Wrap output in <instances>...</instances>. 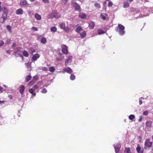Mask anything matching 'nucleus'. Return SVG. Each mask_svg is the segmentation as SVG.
Masks as SVG:
<instances>
[{
    "mask_svg": "<svg viewBox=\"0 0 153 153\" xmlns=\"http://www.w3.org/2000/svg\"><path fill=\"white\" fill-rule=\"evenodd\" d=\"M125 27L122 25L119 24L118 27L115 28L116 31L120 35H123L125 33Z\"/></svg>",
    "mask_w": 153,
    "mask_h": 153,
    "instance_id": "1",
    "label": "nucleus"
},
{
    "mask_svg": "<svg viewBox=\"0 0 153 153\" xmlns=\"http://www.w3.org/2000/svg\"><path fill=\"white\" fill-rule=\"evenodd\" d=\"M59 27L61 29L64 30L66 32H68L70 30L69 27H66L65 24L64 23L60 22L59 23Z\"/></svg>",
    "mask_w": 153,
    "mask_h": 153,
    "instance_id": "2",
    "label": "nucleus"
},
{
    "mask_svg": "<svg viewBox=\"0 0 153 153\" xmlns=\"http://www.w3.org/2000/svg\"><path fill=\"white\" fill-rule=\"evenodd\" d=\"M152 142L150 141L149 139L147 138L145 142V149H146L147 148H150L152 146Z\"/></svg>",
    "mask_w": 153,
    "mask_h": 153,
    "instance_id": "3",
    "label": "nucleus"
},
{
    "mask_svg": "<svg viewBox=\"0 0 153 153\" xmlns=\"http://www.w3.org/2000/svg\"><path fill=\"white\" fill-rule=\"evenodd\" d=\"M72 4L75 8V10H77L79 12L81 11V9L80 6L76 2H72Z\"/></svg>",
    "mask_w": 153,
    "mask_h": 153,
    "instance_id": "4",
    "label": "nucleus"
},
{
    "mask_svg": "<svg viewBox=\"0 0 153 153\" xmlns=\"http://www.w3.org/2000/svg\"><path fill=\"white\" fill-rule=\"evenodd\" d=\"M59 17L60 16H57V14L56 13H55V12H53L51 14L48 15V19H51L54 17L56 18H57Z\"/></svg>",
    "mask_w": 153,
    "mask_h": 153,
    "instance_id": "5",
    "label": "nucleus"
},
{
    "mask_svg": "<svg viewBox=\"0 0 153 153\" xmlns=\"http://www.w3.org/2000/svg\"><path fill=\"white\" fill-rule=\"evenodd\" d=\"M61 47L62 48V53L65 54H68V51L67 47L65 45H61Z\"/></svg>",
    "mask_w": 153,
    "mask_h": 153,
    "instance_id": "6",
    "label": "nucleus"
},
{
    "mask_svg": "<svg viewBox=\"0 0 153 153\" xmlns=\"http://www.w3.org/2000/svg\"><path fill=\"white\" fill-rule=\"evenodd\" d=\"M121 144L119 143H117L115 145H114V148L116 153H117L119 152L120 148L121 147Z\"/></svg>",
    "mask_w": 153,
    "mask_h": 153,
    "instance_id": "7",
    "label": "nucleus"
},
{
    "mask_svg": "<svg viewBox=\"0 0 153 153\" xmlns=\"http://www.w3.org/2000/svg\"><path fill=\"white\" fill-rule=\"evenodd\" d=\"M73 57L71 56H69L68 59L65 61V65H67L68 64L70 63L72 61V59Z\"/></svg>",
    "mask_w": 153,
    "mask_h": 153,
    "instance_id": "8",
    "label": "nucleus"
},
{
    "mask_svg": "<svg viewBox=\"0 0 153 153\" xmlns=\"http://www.w3.org/2000/svg\"><path fill=\"white\" fill-rule=\"evenodd\" d=\"M65 72L70 74L72 72V69L68 67L64 69V71L62 72V73H64Z\"/></svg>",
    "mask_w": 153,
    "mask_h": 153,
    "instance_id": "9",
    "label": "nucleus"
},
{
    "mask_svg": "<svg viewBox=\"0 0 153 153\" xmlns=\"http://www.w3.org/2000/svg\"><path fill=\"white\" fill-rule=\"evenodd\" d=\"M40 55L38 53L35 54L32 58V61H35L37 59L40 57Z\"/></svg>",
    "mask_w": 153,
    "mask_h": 153,
    "instance_id": "10",
    "label": "nucleus"
},
{
    "mask_svg": "<svg viewBox=\"0 0 153 153\" xmlns=\"http://www.w3.org/2000/svg\"><path fill=\"white\" fill-rule=\"evenodd\" d=\"M20 4L21 6H25L28 4V3L26 0H20Z\"/></svg>",
    "mask_w": 153,
    "mask_h": 153,
    "instance_id": "11",
    "label": "nucleus"
},
{
    "mask_svg": "<svg viewBox=\"0 0 153 153\" xmlns=\"http://www.w3.org/2000/svg\"><path fill=\"white\" fill-rule=\"evenodd\" d=\"M3 11L4 13L2 14V15L4 16V15L5 16V15L6 16H7L8 14V10L5 7H3Z\"/></svg>",
    "mask_w": 153,
    "mask_h": 153,
    "instance_id": "12",
    "label": "nucleus"
},
{
    "mask_svg": "<svg viewBox=\"0 0 153 153\" xmlns=\"http://www.w3.org/2000/svg\"><path fill=\"white\" fill-rule=\"evenodd\" d=\"M136 150L138 153L143 152V150H141V147L139 144L137 145V147L136 148Z\"/></svg>",
    "mask_w": 153,
    "mask_h": 153,
    "instance_id": "13",
    "label": "nucleus"
},
{
    "mask_svg": "<svg viewBox=\"0 0 153 153\" xmlns=\"http://www.w3.org/2000/svg\"><path fill=\"white\" fill-rule=\"evenodd\" d=\"M23 13V11L21 8L18 9L16 11V13L17 15H22Z\"/></svg>",
    "mask_w": 153,
    "mask_h": 153,
    "instance_id": "14",
    "label": "nucleus"
},
{
    "mask_svg": "<svg viewBox=\"0 0 153 153\" xmlns=\"http://www.w3.org/2000/svg\"><path fill=\"white\" fill-rule=\"evenodd\" d=\"M7 16H6L5 15V16L4 15V16L2 15V17L0 19V22L1 23H3L4 21L7 19Z\"/></svg>",
    "mask_w": 153,
    "mask_h": 153,
    "instance_id": "15",
    "label": "nucleus"
},
{
    "mask_svg": "<svg viewBox=\"0 0 153 153\" xmlns=\"http://www.w3.org/2000/svg\"><path fill=\"white\" fill-rule=\"evenodd\" d=\"M79 17L82 19H85L87 17V15L83 13H80L79 15Z\"/></svg>",
    "mask_w": 153,
    "mask_h": 153,
    "instance_id": "16",
    "label": "nucleus"
},
{
    "mask_svg": "<svg viewBox=\"0 0 153 153\" xmlns=\"http://www.w3.org/2000/svg\"><path fill=\"white\" fill-rule=\"evenodd\" d=\"M28 91L29 92L32 94V95L34 96H35L36 94L35 92H34V91L33 89H29L28 90Z\"/></svg>",
    "mask_w": 153,
    "mask_h": 153,
    "instance_id": "17",
    "label": "nucleus"
},
{
    "mask_svg": "<svg viewBox=\"0 0 153 153\" xmlns=\"http://www.w3.org/2000/svg\"><path fill=\"white\" fill-rule=\"evenodd\" d=\"M129 3L126 1H124L123 2V7L125 8H128L129 7Z\"/></svg>",
    "mask_w": 153,
    "mask_h": 153,
    "instance_id": "18",
    "label": "nucleus"
},
{
    "mask_svg": "<svg viewBox=\"0 0 153 153\" xmlns=\"http://www.w3.org/2000/svg\"><path fill=\"white\" fill-rule=\"evenodd\" d=\"M35 17L38 20H40L41 19V16L37 13L35 14Z\"/></svg>",
    "mask_w": 153,
    "mask_h": 153,
    "instance_id": "19",
    "label": "nucleus"
},
{
    "mask_svg": "<svg viewBox=\"0 0 153 153\" xmlns=\"http://www.w3.org/2000/svg\"><path fill=\"white\" fill-rule=\"evenodd\" d=\"M24 89L25 86L23 85H21L19 89V92L20 94H22L23 93Z\"/></svg>",
    "mask_w": 153,
    "mask_h": 153,
    "instance_id": "20",
    "label": "nucleus"
},
{
    "mask_svg": "<svg viewBox=\"0 0 153 153\" xmlns=\"http://www.w3.org/2000/svg\"><path fill=\"white\" fill-rule=\"evenodd\" d=\"M80 35L81 36V37L83 38L86 35V33L85 31H83L82 33H80Z\"/></svg>",
    "mask_w": 153,
    "mask_h": 153,
    "instance_id": "21",
    "label": "nucleus"
},
{
    "mask_svg": "<svg viewBox=\"0 0 153 153\" xmlns=\"http://www.w3.org/2000/svg\"><path fill=\"white\" fill-rule=\"evenodd\" d=\"M82 28L80 26H78L77 27L76 30V31L78 33H79V32L82 31Z\"/></svg>",
    "mask_w": 153,
    "mask_h": 153,
    "instance_id": "22",
    "label": "nucleus"
},
{
    "mask_svg": "<svg viewBox=\"0 0 153 153\" xmlns=\"http://www.w3.org/2000/svg\"><path fill=\"white\" fill-rule=\"evenodd\" d=\"M31 78V76L30 75H27V76L25 79V81L26 82H28L29 80H30Z\"/></svg>",
    "mask_w": 153,
    "mask_h": 153,
    "instance_id": "23",
    "label": "nucleus"
},
{
    "mask_svg": "<svg viewBox=\"0 0 153 153\" xmlns=\"http://www.w3.org/2000/svg\"><path fill=\"white\" fill-rule=\"evenodd\" d=\"M94 23L93 22H91L89 24V27L91 29H93L94 26Z\"/></svg>",
    "mask_w": 153,
    "mask_h": 153,
    "instance_id": "24",
    "label": "nucleus"
},
{
    "mask_svg": "<svg viewBox=\"0 0 153 153\" xmlns=\"http://www.w3.org/2000/svg\"><path fill=\"white\" fill-rule=\"evenodd\" d=\"M43 37H44L42 35H38L37 37V40L41 41V40Z\"/></svg>",
    "mask_w": 153,
    "mask_h": 153,
    "instance_id": "25",
    "label": "nucleus"
},
{
    "mask_svg": "<svg viewBox=\"0 0 153 153\" xmlns=\"http://www.w3.org/2000/svg\"><path fill=\"white\" fill-rule=\"evenodd\" d=\"M152 121H148L146 123V124L147 126L149 127H151L152 126Z\"/></svg>",
    "mask_w": 153,
    "mask_h": 153,
    "instance_id": "26",
    "label": "nucleus"
},
{
    "mask_svg": "<svg viewBox=\"0 0 153 153\" xmlns=\"http://www.w3.org/2000/svg\"><path fill=\"white\" fill-rule=\"evenodd\" d=\"M105 32L103 31L102 29H100L98 30V33L99 35H101L105 33Z\"/></svg>",
    "mask_w": 153,
    "mask_h": 153,
    "instance_id": "27",
    "label": "nucleus"
},
{
    "mask_svg": "<svg viewBox=\"0 0 153 153\" xmlns=\"http://www.w3.org/2000/svg\"><path fill=\"white\" fill-rule=\"evenodd\" d=\"M46 42V39L44 37L42 38V39L41 40V43L43 44H45Z\"/></svg>",
    "mask_w": 153,
    "mask_h": 153,
    "instance_id": "28",
    "label": "nucleus"
},
{
    "mask_svg": "<svg viewBox=\"0 0 153 153\" xmlns=\"http://www.w3.org/2000/svg\"><path fill=\"white\" fill-rule=\"evenodd\" d=\"M56 30L57 28L55 27H52L51 29V31L54 32H56Z\"/></svg>",
    "mask_w": 153,
    "mask_h": 153,
    "instance_id": "29",
    "label": "nucleus"
},
{
    "mask_svg": "<svg viewBox=\"0 0 153 153\" xmlns=\"http://www.w3.org/2000/svg\"><path fill=\"white\" fill-rule=\"evenodd\" d=\"M23 55L25 57H28V53L26 51H23Z\"/></svg>",
    "mask_w": 153,
    "mask_h": 153,
    "instance_id": "30",
    "label": "nucleus"
},
{
    "mask_svg": "<svg viewBox=\"0 0 153 153\" xmlns=\"http://www.w3.org/2000/svg\"><path fill=\"white\" fill-rule=\"evenodd\" d=\"M135 118V116L133 114L130 115L129 116V119L131 120H133Z\"/></svg>",
    "mask_w": 153,
    "mask_h": 153,
    "instance_id": "31",
    "label": "nucleus"
},
{
    "mask_svg": "<svg viewBox=\"0 0 153 153\" xmlns=\"http://www.w3.org/2000/svg\"><path fill=\"white\" fill-rule=\"evenodd\" d=\"M125 152V153H131L130 149L129 148H126Z\"/></svg>",
    "mask_w": 153,
    "mask_h": 153,
    "instance_id": "32",
    "label": "nucleus"
},
{
    "mask_svg": "<svg viewBox=\"0 0 153 153\" xmlns=\"http://www.w3.org/2000/svg\"><path fill=\"white\" fill-rule=\"evenodd\" d=\"M64 57L63 56L61 55L59 57L57 58L56 60L57 61H60L63 59Z\"/></svg>",
    "mask_w": 153,
    "mask_h": 153,
    "instance_id": "33",
    "label": "nucleus"
},
{
    "mask_svg": "<svg viewBox=\"0 0 153 153\" xmlns=\"http://www.w3.org/2000/svg\"><path fill=\"white\" fill-rule=\"evenodd\" d=\"M75 76L74 75L71 74L70 77V79L71 80H73L75 79Z\"/></svg>",
    "mask_w": 153,
    "mask_h": 153,
    "instance_id": "34",
    "label": "nucleus"
},
{
    "mask_svg": "<svg viewBox=\"0 0 153 153\" xmlns=\"http://www.w3.org/2000/svg\"><path fill=\"white\" fill-rule=\"evenodd\" d=\"M38 79V76H34L33 77L32 80L35 82Z\"/></svg>",
    "mask_w": 153,
    "mask_h": 153,
    "instance_id": "35",
    "label": "nucleus"
},
{
    "mask_svg": "<svg viewBox=\"0 0 153 153\" xmlns=\"http://www.w3.org/2000/svg\"><path fill=\"white\" fill-rule=\"evenodd\" d=\"M94 6L98 8H100L101 7L100 4L97 3H95Z\"/></svg>",
    "mask_w": 153,
    "mask_h": 153,
    "instance_id": "36",
    "label": "nucleus"
},
{
    "mask_svg": "<svg viewBox=\"0 0 153 153\" xmlns=\"http://www.w3.org/2000/svg\"><path fill=\"white\" fill-rule=\"evenodd\" d=\"M55 69L54 67H51L49 68V71L51 72H53L55 71Z\"/></svg>",
    "mask_w": 153,
    "mask_h": 153,
    "instance_id": "37",
    "label": "nucleus"
},
{
    "mask_svg": "<svg viewBox=\"0 0 153 153\" xmlns=\"http://www.w3.org/2000/svg\"><path fill=\"white\" fill-rule=\"evenodd\" d=\"M42 81H40L37 83V85L39 87H40L42 85Z\"/></svg>",
    "mask_w": 153,
    "mask_h": 153,
    "instance_id": "38",
    "label": "nucleus"
},
{
    "mask_svg": "<svg viewBox=\"0 0 153 153\" xmlns=\"http://www.w3.org/2000/svg\"><path fill=\"white\" fill-rule=\"evenodd\" d=\"M7 29L8 30V31L10 32H11V27L9 25L7 26L6 27Z\"/></svg>",
    "mask_w": 153,
    "mask_h": 153,
    "instance_id": "39",
    "label": "nucleus"
},
{
    "mask_svg": "<svg viewBox=\"0 0 153 153\" xmlns=\"http://www.w3.org/2000/svg\"><path fill=\"white\" fill-rule=\"evenodd\" d=\"M47 92V91L45 88H44L41 91V92L44 94L46 93Z\"/></svg>",
    "mask_w": 153,
    "mask_h": 153,
    "instance_id": "40",
    "label": "nucleus"
},
{
    "mask_svg": "<svg viewBox=\"0 0 153 153\" xmlns=\"http://www.w3.org/2000/svg\"><path fill=\"white\" fill-rule=\"evenodd\" d=\"M35 82L32 80L30 82H29L28 85H32Z\"/></svg>",
    "mask_w": 153,
    "mask_h": 153,
    "instance_id": "41",
    "label": "nucleus"
},
{
    "mask_svg": "<svg viewBox=\"0 0 153 153\" xmlns=\"http://www.w3.org/2000/svg\"><path fill=\"white\" fill-rule=\"evenodd\" d=\"M140 118L138 120V121L139 122H141L142 121V120L143 119V117L142 116H139Z\"/></svg>",
    "mask_w": 153,
    "mask_h": 153,
    "instance_id": "42",
    "label": "nucleus"
},
{
    "mask_svg": "<svg viewBox=\"0 0 153 153\" xmlns=\"http://www.w3.org/2000/svg\"><path fill=\"white\" fill-rule=\"evenodd\" d=\"M31 64V63L30 62H28L27 63H26V67L27 68H28L29 67H30V65Z\"/></svg>",
    "mask_w": 153,
    "mask_h": 153,
    "instance_id": "43",
    "label": "nucleus"
},
{
    "mask_svg": "<svg viewBox=\"0 0 153 153\" xmlns=\"http://www.w3.org/2000/svg\"><path fill=\"white\" fill-rule=\"evenodd\" d=\"M30 52L32 54H33V53L35 52V50L33 48H30Z\"/></svg>",
    "mask_w": 153,
    "mask_h": 153,
    "instance_id": "44",
    "label": "nucleus"
},
{
    "mask_svg": "<svg viewBox=\"0 0 153 153\" xmlns=\"http://www.w3.org/2000/svg\"><path fill=\"white\" fill-rule=\"evenodd\" d=\"M39 87L38 86V85L37 84H36L33 86V89H36Z\"/></svg>",
    "mask_w": 153,
    "mask_h": 153,
    "instance_id": "45",
    "label": "nucleus"
},
{
    "mask_svg": "<svg viewBox=\"0 0 153 153\" xmlns=\"http://www.w3.org/2000/svg\"><path fill=\"white\" fill-rule=\"evenodd\" d=\"M31 29L32 30H34L35 31H36L38 30L37 28L36 27H32L31 28Z\"/></svg>",
    "mask_w": 153,
    "mask_h": 153,
    "instance_id": "46",
    "label": "nucleus"
},
{
    "mask_svg": "<svg viewBox=\"0 0 153 153\" xmlns=\"http://www.w3.org/2000/svg\"><path fill=\"white\" fill-rule=\"evenodd\" d=\"M67 1L68 0H62V2L63 4H66Z\"/></svg>",
    "mask_w": 153,
    "mask_h": 153,
    "instance_id": "47",
    "label": "nucleus"
},
{
    "mask_svg": "<svg viewBox=\"0 0 153 153\" xmlns=\"http://www.w3.org/2000/svg\"><path fill=\"white\" fill-rule=\"evenodd\" d=\"M148 114V111H147L143 112V114L145 115H147Z\"/></svg>",
    "mask_w": 153,
    "mask_h": 153,
    "instance_id": "48",
    "label": "nucleus"
},
{
    "mask_svg": "<svg viewBox=\"0 0 153 153\" xmlns=\"http://www.w3.org/2000/svg\"><path fill=\"white\" fill-rule=\"evenodd\" d=\"M18 54L19 55H21V57L22 58V59H23V56H22L21 55V54L19 52V51H18L16 52V55L17 54Z\"/></svg>",
    "mask_w": 153,
    "mask_h": 153,
    "instance_id": "49",
    "label": "nucleus"
},
{
    "mask_svg": "<svg viewBox=\"0 0 153 153\" xmlns=\"http://www.w3.org/2000/svg\"><path fill=\"white\" fill-rule=\"evenodd\" d=\"M101 16L102 17V18L104 20H105L106 19V17L105 16H104L102 14H101Z\"/></svg>",
    "mask_w": 153,
    "mask_h": 153,
    "instance_id": "50",
    "label": "nucleus"
},
{
    "mask_svg": "<svg viewBox=\"0 0 153 153\" xmlns=\"http://www.w3.org/2000/svg\"><path fill=\"white\" fill-rule=\"evenodd\" d=\"M42 70L43 71H46L47 70V68L45 67H43L42 68Z\"/></svg>",
    "mask_w": 153,
    "mask_h": 153,
    "instance_id": "51",
    "label": "nucleus"
},
{
    "mask_svg": "<svg viewBox=\"0 0 153 153\" xmlns=\"http://www.w3.org/2000/svg\"><path fill=\"white\" fill-rule=\"evenodd\" d=\"M4 44V42L0 40V46L3 45Z\"/></svg>",
    "mask_w": 153,
    "mask_h": 153,
    "instance_id": "52",
    "label": "nucleus"
},
{
    "mask_svg": "<svg viewBox=\"0 0 153 153\" xmlns=\"http://www.w3.org/2000/svg\"><path fill=\"white\" fill-rule=\"evenodd\" d=\"M112 3L111 1H110L109 2L108 5L109 6H111L112 5Z\"/></svg>",
    "mask_w": 153,
    "mask_h": 153,
    "instance_id": "53",
    "label": "nucleus"
},
{
    "mask_svg": "<svg viewBox=\"0 0 153 153\" xmlns=\"http://www.w3.org/2000/svg\"><path fill=\"white\" fill-rule=\"evenodd\" d=\"M43 2L45 3H48L49 2V0H42Z\"/></svg>",
    "mask_w": 153,
    "mask_h": 153,
    "instance_id": "54",
    "label": "nucleus"
},
{
    "mask_svg": "<svg viewBox=\"0 0 153 153\" xmlns=\"http://www.w3.org/2000/svg\"><path fill=\"white\" fill-rule=\"evenodd\" d=\"M141 98H140L139 99V104L140 105H141L143 103L142 101L141 100Z\"/></svg>",
    "mask_w": 153,
    "mask_h": 153,
    "instance_id": "55",
    "label": "nucleus"
},
{
    "mask_svg": "<svg viewBox=\"0 0 153 153\" xmlns=\"http://www.w3.org/2000/svg\"><path fill=\"white\" fill-rule=\"evenodd\" d=\"M12 47H15L16 46V44L15 43H13V45H12Z\"/></svg>",
    "mask_w": 153,
    "mask_h": 153,
    "instance_id": "56",
    "label": "nucleus"
},
{
    "mask_svg": "<svg viewBox=\"0 0 153 153\" xmlns=\"http://www.w3.org/2000/svg\"><path fill=\"white\" fill-rule=\"evenodd\" d=\"M9 98L10 99H12V96L11 95H9L8 96Z\"/></svg>",
    "mask_w": 153,
    "mask_h": 153,
    "instance_id": "57",
    "label": "nucleus"
},
{
    "mask_svg": "<svg viewBox=\"0 0 153 153\" xmlns=\"http://www.w3.org/2000/svg\"><path fill=\"white\" fill-rule=\"evenodd\" d=\"M3 7L1 8V6H0V12L3 11Z\"/></svg>",
    "mask_w": 153,
    "mask_h": 153,
    "instance_id": "58",
    "label": "nucleus"
},
{
    "mask_svg": "<svg viewBox=\"0 0 153 153\" xmlns=\"http://www.w3.org/2000/svg\"><path fill=\"white\" fill-rule=\"evenodd\" d=\"M3 89V88L0 86V91H2Z\"/></svg>",
    "mask_w": 153,
    "mask_h": 153,
    "instance_id": "59",
    "label": "nucleus"
},
{
    "mask_svg": "<svg viewBox=\"0 0 153 153\" xmlns=\"http://www.w3.org/2000/svg\"><path fill=\"white\" fill-rule=\"evenodd\" d=\"M7 52L8 53H10V50H8V51H7Z\"/></svg>",
    "mask_w": 153,
    "mask_h": 153,
    "instance_id": "60",
    "label": "nucleus"
},
{
    "mask_svg": "<svg viewBox=\"0 0 153 153\" xmlns=\"http://www.w3.org/2000/svg\"><path fill=\"white\" fill-rule=\"evenodd\" d=\"M3 86L5 88H8L7 86V85H3Z\"/></svg>",
    "mask_w": 153,
    "mask_h": 153,
    "instance_id": "61",
    "label": "nucleus"
},
{
    "mask_svg": "<svg viewBox=\"0 0 153 153\" xmlns=\"http://www.w3.org/2000/svg\"><path fill=\"white\" fill-rule=\"evenodd\" d=\"M4 101H1L0 100V104L4 103Z\"/></svg>",
    "mask_w": 153,
    "mask_h": 153,
    "instance_id": "62",
    "label": "nucleus"
},
{
    "mask_svg": "<svg viewBox=\"0 0 153 153\" xmlns=\"http://www.w3.org/2000/svg\"><path fill=\"white\" fill-rule=\"evenodd\" d=\"M128 1H129L130 3L133 0H127Z\"/></svg>",
    "mask_w": 153,
    "mask_h": 153,
    "instance_id": "63",
    "label": "nucleus"
},
{
    "mask_svg": "<svg viewBox=\"0 0 153 153\" xmlns=\"http://www.w3.org/2000/svg\"><path fill=\"white\" fill-rule=\"evenodd\" d=\"M10 42V40H8L7 41V43H8V44H9Z\"/></svg>",
    "mask_w": 153,
    "mask_h": 153,
    "instance_id": "64",
    "label": "nucleus"
}]
</instances>
